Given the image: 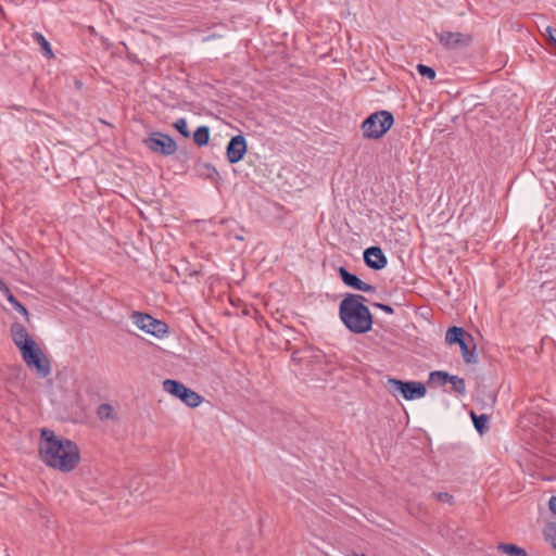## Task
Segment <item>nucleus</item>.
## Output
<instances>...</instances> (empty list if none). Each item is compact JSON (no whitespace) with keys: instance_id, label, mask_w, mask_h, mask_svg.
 Returning <instances> with one entry per match:
<instances>
[{"instance_id":"1","label":"nucleus","mask_w":556,"mask_h":556,"mask_svg":"<svg viewBox=\"0 0 556 556\" xmlns=\"http://www.w3.org/2000/svg\"><path fill=\"white\" fill-rule=\"evenodd\" d=\"M39 454L47 466L62 472L74 470L80 460L79 447L75 442L60 438L47 428L40 433Z\"/></svg>"},{"instance_id":"2","label":"nucleus","mask_w":556,"mask_h":556,"mask_svg":"<svg viewBox=\"0 0 556 556\" xmlns=\"http://www.w3.org/2000/svg\"><path fill=\"white\" fill-rule=\"evenodd\" d=\"M10 332L25 364L31 370H35L39 377H48L51 374L50 359L45 355L38 343L30 337L26 327L15 321L11 325Z\"/></svg>"},{"instance_id":"3","label":"nucleus","mask_w":556,"mask_h":556,"mask_svg":"<svg viewBox=\"0 0 556 556\" xmlns=\"http://www.w3.org/2000/svg\"><path fill=\"white\" fill-rule=\"evenodd\" d=\"M362 294L348 293L339 304V317L352 333L363 334L371 330L374 317Z\"/></svg>"},{"instance_id":"4","label":"nucleus","mask_w":556,"mask_h":556,"mask_svg":"<svg viewBox=\"0 0 556 556\" xmlns=\"http://www.w3.org/2000/svg\"><path fill=\"white\" fill-rule=\"evenodd\" d=\"M394 124L393 114L381 110L370 114L362 123L363 137L365 139H380Z\"/></svg>"},{"instance_id":"5","label":"nucleus","mask_w":556,"mask_h":556,"mask_svg":"<svg viewBox=\"0 0 556 556\" xmlns=\"http://www.w3.org/2000/svg\"><path fill=\"white\" fill-rule=\"evenodd\" d=\"M387 389L393 395H401L406 401L421 399L426 395L427 389L419 381H404L396 378H388Z\"/></svg>"},{"instance_id":"6","label":"nucleus","mask_w":556,"mask_h":556,"mask_svg":"<svg viewBox=\"0 0 556 556\" xmlns=\"http://www.w3.org/2000/svg\"><path fill=\"white\" fill-rule=\"evenodd\" d=\"M163 389L192 408L199 406L203 400L199 393L186 387L178 380L165 379L163 381Z\"/></svg>"},{"instance_id":"7","label":"nucleus","mask_w":556,"mask_h":556,"mask_svg":"<svg viewBox=\"0 0 556 556\" xmlns=\"http://www.w3.org/2000/svg\"><path fill=\"white\" fill-rule=\"evenodd\" d=\"M132 320L139 329L156 338H163L168 332L166 323L141 312L132 313Z\"/></svg>"},{"instance_id":"8","label":"nucleus","mask_w":556,"mask_h":556,"mask_svg":"<svg viewBox=\"0 0 556 556\" xmlns=\"http://www.w3.org/2000/svg\"><path fill=\"white\" fill-rule=\"evenodd\" d=\"M143 143L152 152L165 156L174 154L177 150L175 140L169 135L160 131L150 134V136L143 140Z\"/></svg>"},{"instance_id":"9","label":"nucleus","mask_w":556,"mask_h":556,"mask_svg":"<svg viewBox=\"0 0 556 556\" xmlns=\"http://www.w3.org/2000/svg\"><path fill=\"white\" fill-rule=\"evenodd\" d=\"M437 38L442 47L447 50H458L467 48L472 43V36L464 33H453L443 30L437 34Z\"/></svg>"},{"instance_id":"10","label":"nucleus","mask_w":556,"mask_h":556,"mask_svg":"<svg viewBox=\"0 0 556 556\" xmlns=\"http://www.w3.org/2000/svg\"><path fill=\"white\" fill-rule=\"evenodd\" d=\"M248 150V144L244 136H233L226 147V155L229 163L235 164L240 162Z\"/></svg>"},{"instance_id":"11","label":"nucleus","mask_w":556,"mask_h":556,"mask_svg":"<svg viewBox=\"0 0 556 556\" xmlns=\"http://www.w3.org/2000/svg\"><path fill=\"white\" fill-rule=\"evenodd\" d=\"M363 257L366 266L374 270H381L388 264V258L382 249L377 245L365 249Z\"/></svg>"},{"instance_id":"12","label":"nucleus","mask_w":556,"mask_h":556,"mask_svg":"<svg viewBox=\"0 0 556 556\" xmlns=\"http://www.w3.org/2000/svg\"><path fill=\"white\" fill-rule=\"evenodd\" d=\"M338 273H339V276H340L341 280L343 281V283L349 288H352L357 291H363V292H375L376 291L375 286L363 281L356 275L350 273L343 266L339 267Z\"/></svg>"},{"instance_id":"13","label":"nucleus","mask_w":556,"mask_h":556,"mask_svg":"<svg viewBox=\"0 0 556 556\" xmlns=\"http://www.w3.org/2000/svg\"><path fill=\"white\" fill-rule=\"evenodd\" d=\"M0 292L7 298L12 307L25 317L29 323V313L27 308L13 295L8 285L0 278Z\"/></svg>"},{"instance_id":"14","label":"nucleus","mask_w":556,"mask_h":556,"mask_svg":"<svg viewBox=\"0 0 556 556\" xmlns=\"http://www.w3.org/2000/svg\"><path fill=\"white\" fill-rule=\"evenodd\" d=\"M465 339L473 341V338L469 333H467L462 327L457 326L450 327L445 334V341L450 345L463 343Z\"/></svg>"},{"instance_id":"15","label":"nucleus","mask_w":556,"mask_h":556,"mask_svg":"<svg viewBox=\"0 0 556 556\" xmlns=\"http://www.w3.org/2000/svg\"><path fill=\"white\" fill-rule=\"evenodd\" d=\"M462 351V355L464 358V362L466 364H476L478 363V355L476 353V345H473L472 349L469 348V344L467 342V339L463 341V343L458 344Z\"/></svg>"},{"instance_id":"16","label":"nucleus","mask_w":556,"mask_h":556,"mask_svg":"<svg viewBox=\"0 0 556 556\" xmlns=\"http://www.w3.org/2000/svg\"><path fill=\"white\" fill-rule=\"evenodd\" d=\"M544 540L549 546L556 551V522L549 521L543 529Z\"/></svg>"},{"instance_id":"17","label":"nucleus","mask_w":556,"mask_h":556,"mask_svg":"<svg viewBox=\"0 0 556 556\" xmlns=\"http://www.w3.org/2000/svg\"><path fill=\"white\" fill-rule=\"evenodd\" d=\"M97 415L101 420H117V414L109 403L101 404L97 409Z\"/></svg>"},{"instance_id":"18","label":"nucleus","mask_w":556,"mask_h":556,"mask_svg":"<svg viewBox=\"0 0 556 556\" xmlns=\"http://www.w3.org/2000/svg\"><path fill=\"white\" fill-rule=\"evenodd\" d=\"M193 141L199 147H204L210 141V128L207 126H199L193 132Z\"/></svg>"},{"instance_id":"19","label":"nucleus","mask_w":556,"mask_h":556,"mask_svg":"<svg viewBox=\"0 0 556 556\" xmlns=\"http://www.w3.org/2000/svg\"><path fill=\"white\" fill-rule=\"evenodd\" d=\"M497 549L508 556H528L527 551L516 544L501 543Z\"/></svg>"},{"instance_id":"20","label":"nucleus","mask_w":556,"mask_h":556,"mask_svg":"<svg viewBox=\"0 0 556 556\" xmlns=\"http://www.w3.org/2000/svg\"><path fill=\"white\" fill-rule=\"evenodd\" d=\"M33 38L40 46L43 55H46L49 59L54 56L49 41L45 38V36L41 33L35 31L33 34Z\"/></svg>"},{"instance_id":"21","label":"nucleus","mask_w":556,"mask_h":556,"mask_svg":"<svg viewBox=\"0 0 556 556\" xmlns=\"http://www.w3.org/2000/svg\"><path fill=\"white\" fill-rule=\"evenodd\" d=\"M471 418H472L473 426H475L476 430L480 434H483V433H485L488 431V429H489V427H488V421H489L488 415H485V414L476 415L473 412H471Z\"/></svg>"},{"instance_id":"22","label":"nucleus","mask_w":556,"mask_h":556,"mask_svg":"<svg viewBox=\"0 0 556 556\" xmlns=\"http://www.w3.org/2000/svg\"><path fill=\"white\" fill-rule=\"evenodd\" d=\"M451 375L446 371H432L429 375V379L431 382H438L441 386H444L446 382H448Z\"/></svg>"},{"instance_id":"23","label":"nucleus","mask_w":556,"mask_h":556,"mask_svg":"<svg viewBox=\"0 0 556 556\" xmlns=\"http://www.w3.org/2000/svg\"><path fill=\"white\" fill-rule=\"evenodd\" d=\"M448 382L452 383L454 391L458 394L464 395L466 393V383L463 378L451 376Z\"/></svg>"},{"instance_id":"24","label":"nucleus","mask_w":556,"mask_h":556,"mask_svg":"<svg viewBox=\"0 0 556 556\" xmlns=\"http://www.w3.org/2000/svg\"><path fill=\"white\" fill-rule=\"evenodd\" d=\"M173 126L182 137H185V138H189L190 137V131L188 129V124H187L186 118H184V117L178 118L174 123Z\"/></svg>"},{"instance_id":"25","label":"nucleus","mask_w":556,"mask_h":556,"mask_svg":"<svg viewBox=\"0 0 556 556\" xmlns=\"http://www.w3.org/2000/svg\"><path fill=\"white\" fill-rule=\"evenodd\" d=\"M416 68L420 76L427 77L430 80H433L435 78L437 74L432 67L425 64H418Z\"/></svg>"},{"instance_id":"26","label":"nucleus","mask_w":556,"mask_h":556,"mask_svg":"<svg viewBox=\"0 0 556 556\" xmlns=\"http://www.w3.org/2000/svg\"><path fill=\"white\" fill-rule=\"evenodd\" d=\"M544 36L546 37L548 45L556 48V28L546 26ZM554 53L556 54V51Z\"/></svg>"},{"instance_id":"27","label":"nucleus","mask_w":556,"mask_h":556,"mask_svg":"<svg viewBox=\"0 0 556 556\" xmlns=\"http://www.w3.org/2000/svg\"><path fill=\"white\" fill-rule=\"evenodd\" d=\"M432 496L439 502H445L448 504H453L454 502L453 495L447 492H433Z\"/></svg>"},{"instance_id":"28","label":"nucleus","mask_w":556,"mask_h":556,"mask_svg":"<svg viewBox=\"0 0 556 556\" xmlns=\"http://www.w3.org/2000/svg\"><path fill=\"white\" fill-rule=\"evenodd\" d=\"M371 305H372L374 307H377V308H379V309L383 311V312H384V313H387V314H390V315H391V314H393V313H394L393 307H392V306H390V305H388V304L378 303V302H372V303H371Z\"/></svg>"},{"instance_id":"29","label":"nucleus","mask_w":556,"mask_h":556,"mask_svg":"<svg viewBox=\"0 0 556 556\" xmlns=\"http://www.w3.org/2000/svg\"><path fill=\"white\" fill-rule=\"evenodd\" d=\"M549 510L556 515V496H552L548 501Z\"/></svg>"},{"instance_id":"30","label":"nucleus","mask_w":556,"mask_h":556,"mask_svg":"<svg viewBox=\"0 0 556 556\" xmlns=\"http://www.w3.org/2000/svg\"><path fill=\"white\" fill-rule=\"evenodd\" d=\"M348 556H359L357 554H352V555H348ZM361 556H366L365 554H362Z\"/></svg>"}]
</instances>
